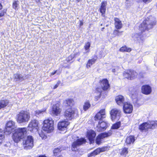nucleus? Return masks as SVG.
I'll use <instances>...</instances> for the list:
<instances>
[{"label": "nucleus", "mask_w": 157, "mask_h": 157, "mask_svg": "<svg viewBox=\"0 0 157 157\" xmlns=\"http://www.w3.org/2000/svg\"><path fill=\"white\" fill-rule=\"evenodd\" d=\"M156 22L155 19L151 16L147 17L141 23L139 27L140 30L142 32L152 28L153 26L155 25Z\"/></svg>", "instance_id": "1"}, {"label": "nucleus", "mask_w": 157, "mask_h": 157, "mask_svg": "<svg viewBox=\"0 0 157 157\" xmlns=\"http://www.w3.org/2000/svg\"><path fill=\"white\" fill-rule=\"evenodd\" d=\"M30 118V114L27 111H21L17 115L16 121L19 124L28 122Z\"/></svg>", "instance_id": "2"}, {"label": "nucleus", "mask_w": 157, "mask_h": 157, "mask_svg": "<svg viewBox=\"0 0 157 157\" xmlns=\"http://www.w3.org/2000/svg\"><path fill=\"white\" fill-rule=\"evenodd\" d=\"M43 130L47 133L52 132L54 129V121L51 118L45 120L43 122Z\"/></svg>", "instance_id": "3"}, {"label": "nucleus", "mask_w": 157, "mask_h": 157, "mask_svg": "<svg viewBox=\"0 0 157 157\" xmlns=\"http://www.w3.org/2000/svg\"><path fill=\"white\" fill-rule=\"evenodd\" d=\"M23 143L25 149H30L33 146V139L31 136H28L23 140Z\"/></svg>", "instance_id": "4"}, {"label": "nucleus", "mask_w": 157, "mask_h": 157, "mask_svg": "<svg viewBox=\"0 0 157 157\" xmlns=\"http://www.w3.org/2000/svg\"><path fill=\"white\" fill-rule=\"evenodd\" d=\"M112 131L110 130L107 132H105L101 133L98 135L95 141L96 143L98 144H100L101 143L102 140L105 138L108 137L112 135Z\"/></svg>", "instance_id": "5"}, {"label": "nucleus", "mask_w": 157, "mask_h": 157, "mask_svg": "<svg viewBox=\"0 0 157 157\" xmlns=\"http://www.w3.org/2000/svg\"><path fill=\"white\" fill-rule=\"evenodd\" d=\"M16 127L14 122L12 121H9L6 123L5 129L4 130V132L6 134H9L15 130Z\"/></svg>", "instance_id": "6"}, {"label": "nucleus", "mask_w": 157, "mask_h": 157, "mask_svg": "<svg viewBox=\"0 0 157 157\" xmlns=\"http://www.w3.org/2000/svg\"><path fill=\"white\" fill-rule=\"evenodd\" d=\"M38 121L36 120H32L29 124L28 130L31 132H36L38 131Z\"/></svg>", "instance_id": "7"}, {"label": "nucleus", "mask_w": 157, "mask_h": 157, "mask_svg": "<svg viewBox=\"0 0 157 157\" xmlns=\"http://www.w3.org/2000/svg\"><path fill=\"white\" fill-rule=\"evenodd\" d=\"M132 37L133 40L140 45H142L145 39V36L143 34L135 33L132 34Z\"/></svg>", "instance_id": "8"}, {"label": "nucleus", "mask_w": 157, "mask_h": 157, "mask_svg": "<svg viewBox=\"0 0 157 157\" xmlns=\"http://www.w3.org/2000/svg\"><path fill=\"white\" fill-rule=\"evenodd\" d=\"M86 140L83 138H81L74 141L72 145L71 149L72 151H75L77 150V147L85 143Z\"/></svg>", "instance_id": "9"}, {"label": "nucleus", "mask_w": 157, "mask_h": 157, "mask_svg": "<svg viewBox=\"0 0 157 157\" xmlns=\"http://www.w3.org/2000/svg\"><path fill=\"white\" fill-rule=\"evenodd\" d=\"M111 119L112 121L118 120L120 117L121 112L117 109H112L110 112Z\"/></svg>", "instance_id": "10"}, {"label": "nucleus", "mask_w": 157, "mask_h": 157, "mask_svg": "<svg viewBox=\"0 0 157 157\" xmlns=\"http://www.w3.org/2000/svg\"><path fill=\"white\" fill-rule=\"evenodd\" d=\"M108 147H103L101 148H98L94 151L88 154V157H91L95 156L101 152H104L107 150Z\"/></svg>", "instance_id": "11"}, {"label": "nucleus", "mask_w": 157, "mask_h": 157, "mask_svg": "<svg viewBox=\"0 0 157 157\" xmlns=\"http://www.w3.org/2000/svg\"><path fill=\"white\" fill-rule=\"evenodd\" d=\"M61 109L59 108V104L58 103L52 106V113L54 116H57L60 114Z\"/></svg>", "instance_id": "12"}, {"label": "nucleus", "mask_w": 157, "mask_h": 157, "mask_svg": "<svg viewBox=\"0 0 157 157\" xmlns=\"http://www.w3.org/2000/svg\"><path fill=\"white\" fill-rule=\"evenodd\" d=\"M123 105V110L126 113H131L133 110V107L132 105L128 102H125Z\"/></svg>", "instance_id": "13"}, {"label": "nucleus", "mask_w": 157, "mask_h": 157, "mask_svg": "<svg viewBox=\"0 0 157 157\" xmlns=\"http://www.w3.org/2000/svg\"><path fill=\"white\" fill-rule=\"evenodd\" d=\"M75 111L71 109H67L65 112L64 116L67 119L71 120L74 117Z\"/></svg>", "instance_id": "14"}, {"label": "nucleus", "mask_w": 157, "mask_h": 157, "mask_svg": "<svg viewBox=\"0 0 157 157\" xmlns=\"http://www.w3.org/2000/svg\"><path fill=\"white\" fill-rule=\"evenodd\" d=\"M137 73L136 72L131 70H128L124 73V76L127 78H130V79L132 78H135L137 75Z\"/></svg>", "instance_id": "15"}, {"label": "nucleus", "mask_w": 157, "mask_h": 157, "mask_svg": "<svg viewBox=\"0 0 157 157\" xmlns=\"http://www.w3.org/2000/svg\"><path fill=\"white\" fill-rule=\"evenodd\" d=\"M69 124V123L66 121H63L59 122L58 124V129L61 131L66 130L67 126Z\"/></svg>", "instance_id": "16"}, {"label": "nucleus", "mask_w": 157, "mask_h": 157, "mask_svg": "<svg viewBox=\"0 0 157 157\" xmlns=\"http://www.w3.org/2000/svg\"><path fill=\"white\" fill-rule=\"evenodd\" d=\"M101 89L105 90H107L109 87V84L108 80L106 79H104L100 82Z\"/></svg>", "instance_id": "17"}, {"label": "nucleus", "mask_w": 157, "mask_h": 157, "mask_svg": "<svg viewBox=\"0 0 157 157\" xmlns=\"http://www.w3.org/2000/svg\"><path fill=\"white\" fill-rule=\"evenodd\" d=\"M129 94L130 96L132 98V99L134 101H136L137 100V96L138 92L135 90L132 87L129 88Z\"/></svg>", "instance_id": "18"}, {"label": "nucleus", "mask_w": 157, "mask_h": 157, "mask_svg": "<svg viewBox=\"0 0 157 157\" xmlns=\"http://www.w3.org/2000/svg\"><path fill=\"white\" fill-rule=\"evenodd\" d=\"M96 135L95 132L93 130H90L87 132V137L91 144L94 142V139Z\"/></svg>", "instance_id": "19"}, {"label": "nucleus", "mask_w": 157, "mask_h": 157, "mask_svg": "<svg viewBox=\"0 0 157 157\" xmlns=\"http://www.w3.org/2000/svg\"><path fill=\"white\" fill-rule=\"evenodd\" d=\"M15 132L18 134L23 138H24L27 132V129L26 128H18L15 130Z\"/></svg>", "instance_id": "20"}, {"label": "nucleus", "mask_w": 157, "mask_h": 157, "mask_svg": "<svg viewBox=\"0 0 157 157\" xmlns=\"http://www.w3.org/2000/svg\"><path fill=\"white\" fill-rule=\"evenodd\" d=\"M105 109L101 110L94 117V120L97 121L102 118L105 117Z\"/></svg>", "instance_id": "21"}, {"label": "nucleus", "mask_w": 157, "mask_h": 157, "mask_svg": "<svg viewBox=\"0 0 157 157\" xmlns=\"http://www.w3.org/2000/svg\"><path fill=\"white\" fill-rule=\"evenodd\" d=\"M106 123L105 122H99L98 125L96 128L98 132L104 131L106 129Z\"/></svg>", "instance_id": "22"}, {"label": "nucleus", "mask_w": 157, "mask_h": 157, "mask_svg": "<svg viewBox=\"0 0 157 157\" xmlns=\"http://www.w3.org/2000/svg\"><path fill=\"white\" fill-rule=\"evenodd\" d=\"M107 5V2L106 1H103L101 4L100 8V11L103 17L105 16V12Z\"/></svg>", "instance_id": "23"}, {"label": "nucleus", "mask_w": 157, "mask_h": 157, "mask_svg": "<svg viewBox=\"0 0 157 157\" xmlns=\"http://www.w3.org/2000/svg\"><path fill=\"white\" fill-rule=\"evenodd\" d=\"M151 125L149 122H144L140 125L139 128L141 131L146 130L148 128H151Z\"/></svg>", "instance_id": "24"}, {"label": "nucleus", "mask_w": 157, "mask_h": 157, "mask_svg": "<svg viewBox=\"0 0 157 157\" xmlns=\"http://www.w3.org/2000/svg\"><path fill=\"white\" fill-rule=\"evenodd\" d=\"M115 100L117 104L119 105H122L124 104V97L121 95L117 96L116 97Z\"/></svg>", "instance_id": "25"}, {"label": "nucleus", "mask_w": 157, "mask_h": 157, "mask_svg": "<svg viewBox=\"0 0 157 157\" xmlns=\"http://www.w3.org/2000/svg\"><path fill=\"white\" fill-rule=\"evenodd\" d=\"M142 92L145 94H150L151 91V88L150 86L147 85L143 86L142 87Z\"/></svg>", "instance_id": "26"}, {"label": "nucleus", "mask_w": 157, "mask_h": 157, "mask_svg": "<svg viewBox=\"0 0 157 157\" xmlns=\"http://www.w3.org/2000/svg\"><path fill=\"white\" fill-rule=\"evenodd\" d=\"M115 25L117 29H120L122 27V24L121 21L118 18H115Z\"/></svg>", "instance_id": "27"}, {"label": "nucleus", "mask_w": 157, "mask_h": 157, "mask_svg": "<svg viewBox=\"0 0 157 157\" xmlns=\"http://www.w3.org/2000/svg\"><path fill=\"white\" fill-rule=\"evenodd\" d=\"M13 140L16 143H18L23 138L18 134L14 132L12 136Z\"/></svg>", "instance_id": "28"}, {"label": "nucleus", "mask_w": 157, "mask_h": 157, "mask_svg": "<svg viewBox=\"0 0 157 157\" xmlns=\"http://www.w3.org/2000/svg\"><path fill=\"white\" fill-rule=\"evenodd\" d=\"M134 141V137L133 136H130L127 138L126 143L127 144H130L133 143Z\"/></svg>", "instance_id": "29"}, {"label": "nucleus", "mask_w": 157, "mask_h": 157, "mask_svg": "<svg viewBox=\"0 0 157 157\" xmlns=\"http://www.w3.org/2000/svg\"><path fill=\"white\" fill-rule=\"evenodd\" d=\"M96 91H97L99 94L97 96H95V100L96 101L98 100L101 98V94L104 92V91L101 90V88H97L96 89Z\"/></svg>", "instance_id": "30"}, {"label": "nucleus", "mask_w": 157, "mask_h": 157, "mask_svg": "<svg viewBox=\"0 0 157 157\" xmlns=\"http://www.w3.org/2000/svg\"><path fill=\"white\" fill-rule=\"evenodd\" d=\"M64 104L66 106H71L74 104V101L72 99H68L65 101Z\"/></svg>", "instance_id": "31"}, {"label": "nucleus", "mask_w": 157, "mask_h": 157, "mask_svg": "<svg viewBox=\"0 0 157 157\" xmlns=\"http://www.w3.org/2000/svg\"><path fill=\"white\" fill-rule=\"evenodd\" d=\"M14 76L16 81H21L23 79V76L19 74H16L14 75Z\"/></svg>", "instance_id": "32"}, {"label": "nucleus", "mask_w": 157, "mask_h": 157, "mask_svg": "<svg viewBox=\"0 0 157 157\" xmlns=\"http://www.w3.org/2000/svg\"><path fill=\"white\" fill-rule=\"evenodd\" d=\"M96 60L94 59H89L86 64V67L87 68L90 67L91 66L94 64Z\"/></svg>", "instance_id": "33"}, {"label": "nucleus", "mask_w": 157, "mask_h": 157, "mask_svg": "<svg viewBox=\"0 0 157 157\" xmlns=\"http://www.w3.org/2000/svg\"><path fill=\"white\" fill-rule=\"evenodd\" d=\"M7 100H2L0 101V109L6 106L8 104Z\"/></svg>", "instance_id": "34"}, {"label": "nucleus", "mask_w": 157, "mask_h": 157, "mask_svg": "<svg viewBox=\"0 0 157 157\" xmlns=\"http://www.w3.org/2000/svg\"><path fill=\"white\" fill-rule=\"evenodd\" d=\"M131 49L130 48H128L126 46H123L120 49V51L121 52H130L131 51Z\"/></svg>", "instance_id": "35"}, {"label": "nucleus", "mask_w": 157, "mask_h": 157, "mask_svg": "<svg viewBox=\"0 0 157 157\" xmlns=\"http://www.w3.org/2000/svg\"><path fill=\"white\" fill-rule=\"evenodd\" d=\"M90 106V104L88 101H86L83 105V109L85 111L87 110Z\"/></svg>", "instance_id": "36"}, {"label": "nucleus", "mask_w": 157, "mask_h": 157, "mask_svg": "<svg viewBox=\"0 0 157 157\" xmlns=\"http://www.w3.org/2000/svg\"><path fill=\"white\" fill-rule=\"evenodd\" d=\"M4 132L2 129H0V144L2 142L3 139L4 138Z\"/></svg>", "instance_id": "37"}, {"label": "nucleus", "mask_w": 157, "mask_h": 157, "mask_svg": "<svg viewBox=\"0 0 157 157\" xmlns=\"http://www.w3.org/2000/svg\"><path fill=\"white\" fill-rule=\"evenodd\" d=\"M121 126V122L119 121L114 124L112 126V128L113 129H117L119 128Z\"/></svg>", "instance_id": "38"}, {"label": "nucleus", "mask_w": 157, "mask_h": 157, "mask_svg": "<svg viewBox=\"0 0 157 157\" xmlns=\"http://www.w3.org/2000/svg\"><path fill=\"white\" fill-rule=\"evenodd\" d=\"M62 150V149L61 147H59L55 148L53 150L54 156H56L57 155V154L59 152L61 151Z\"/></svg>", "instance_id": "39"}, {"label": "nucleus", "mask_w": 157, "mask_h": 157, "mask_svg": "<svg viewBox=\"0 0 157 157\" xmlns=\"http://www.w3.org/2000/svg\"><path fill=\"white\" fill-rule=\"evenodd\" d=\"M19 2L18 1H14L13 4V7L15 10L17 9L19 7Z\"/></svg>", "instance_id": "40"}, {"label": "nucleus", "mask_w": 157, "mask_h": 157, "mask_svg": "<svg viewBox=\"0 0 157 157\" xmlns=\"http://www.w3.org/2000/svg\"><path fill=\"white\" fill-rule=\"evenodd\" d=\"M46 110V109H44L41 110H36V115L37 116L40 114H43L45 112Z\"/></svg>", "instance_id": "41"}, {"label": "nucleus", "mask_w": 157, "mask_h": 157, "mask_svg": "<svg viewBox=\"0 0 157 157\" xmlns=\"http://www.w3.org/2000/svg\"><path fill=\"white\" fill-rule=\"evenodd\" d=\"M90 46V42H87L85 44L84 48L86 52H89V49Z\"/></svg>", "instance_id": "42"}, {"label": "nucleus", "mask_w": 157, "mask_h": 157, "mask_svg": "<svg viewBox=\"0 0 157 157\" xmlns=\"http://www.w3.org/2000/svg\"><path fill=\"white\" fill-rule=\"evenodd\" d=\"M128 153V148L124 147L122 149L120 154L121 155H125Z\"/></svg>", "instance_id": "43"}, {"label": "nucleus", "mask_w": 157, "mask_h": 157, "mask_svg": "<svg viewBox=\"0 0 157 157\" xmlns=\"http://www.w3.org/2000/svg\"><path fill=\"white\" fill-rule=\"evenodd\" d=\"M150 123L152 127L151 129L157 127V121H151Z\"/></svg>", "instance_id": "44"}, {"label": "nucleus", "mask_w": 157, "mask_h": 157, "mask_svg": "<svg viewBox=\"0 0 157 157\" xmlns=\"http://www.w3.org/2000/svg\"><path fill=\"white\" fill-rule=\"evenodd\" d=\"M75 56L74 54H71L70 55L68 58H67V61L68 62H70L71 60H72Z\"/></svg>", "instance_id": "45"}, {"label": "nucleus", "mask_w": 157, "mask_h": 157, "mask_svg": "<svg viewBox=\"0 0 157 157\" xmlns=\"http://www.w3.org/2000/svg\"><path fill=\"white\" fill-rule=\"evenodd\" d=\"M6 10H4L2 11L0 13V17H3L4 14L6 13Z\"/></svg>", "instance_id": "46"}, {"label": "nucleus", "mask_w": 157, "mask_h": 157, "mask_svg": "<svg viewBox=\"0 0 157 157\" xmlns=\"http://www.w3.org/2000/svg\"><path fill=\"white\" fill-rule=\"evenodd\" d=\"M120 32L119 31L117 30L116 29H115L113 33L114 35H117V36H119V33Z\"/></svg>", "instance_id": "47"}, {"label": "nucleus", "mask_w": 157, "mask_h": 157, "mask_svg": "<svg viewBox=\"0 0 157 157\" xmlns=\"http://www.w3.org/2000/svg\"><path fill=\"white\" fill-rule=\"evenodd\" d=\"M151 0H143V2L144 3H148L151 2Z\"/></svg>", "instance_id": "48"}, {"label": "nucleus", "mask_w": 157, "mask_h": 157, "mask_svg": "<svg viewBox=\"0 0 157 157\" xmlns=\"http://www.w3.org/2000/svg\"><path fill=\"white\" fill-rule=\"evenodd\" d=\"M57 70H56L54 72L51 73V74L50 76H51L52 75H54L57 72Z\"/></svg>", "instance_id": "49"}, {"label": "nucleus", "mask_w": 157, "mask_h": 157, "mask_svg": "<svg viewBox=\"0 0 157 157\" xmlns=\"http://www.w3.org/2000/svg\"><path fill=\"white\" fill-rule=\"evenodd\" d=\"M59 83V82H58L56 84L55 86L54 87L53 89H55L58 86Z\"/></svg>", "instance_id": "50"}, {"label": "nucleus", "mask_w": 157, "mask_h": 157, "mask_svg": "<svg viewBox=\"0 0 157 157\" xmlns=\"http://www.w3.org/2000/svg\"><path fill=\"white\" fill-rule=\"evenodd\" d=\"M80 21V26H82L83 24V21L81 20L79 21Z\"/></svg>", "instance_id": "51"}, {"label": "nucleus", "mask_w": 157, "mask_h": 157, "mask_svg": "<svg viewBox=\"0 0 157 157\" xmlns=\"http://www.w3.org/2000/svg\"><path fill=\"white\" fill-rule=\"evenodd\" d=\"M39 135H40V136L42 138V139L44 138L45 136L44 135L42 134H41V135L40 134H39Z\"/></svg>", "instance_id": "52"}, {"label": "nucleus", "mask_w": 157, "mask_h": 157, "mask_svg": "<svg viewBox=\"0 0 157 157\" xmlns=\"http://www.w3.org/2000/svg\"><path fill=\"white\" fill-rule=\"evenodd\" d=\"M38 157H48L45 156V155H39Z\"/></svg>", "instance_id": "53"}, {"label": "nucleus", "mask_w": 157, "mask_h": 157, "mask_svg": "<svg viewBox=\"0 0 157 157\" xmlns=\"http://www.w3.org/2000/svg\"><path fill=\"white\" fill-rule=\"evenodd\" d=\"M55 157H63V156L61 155H56V156H55Z\"/></svg>", "instance_id": "54"}, {"label": "nucleus", "mask_w": 157, "mask_h": 157, "mask_svg": "<svg viewBox=\"0 0 157 157\" xmlns=\"http://www.w3.org/2000/svg\"><path fill=\"white\" fill-rule=\"evenodd\" d=\"M2 8V6L1 4L0 3V10Z\"/></svg>", "instance_id": "55"}, {"label": "nucleus", "mask_w": 157, "mask_h": 157, "mask_svg": "<svg viewBox=\"0 0 157 157\" xmlns=\"http://www.w3.org/2000/svg\"><path fill=\"white\" fill-rule=\"evenodd\" d=\"M112 71L113 72H114L115 71V69H113L112 70Z\"/></svg>", "instance_id": "56"}, {"label": "nucleus", "mask_w": 157, "mask_h": 157, "mask_svg": "<svg viewBox=\"0 0 157 157\" xmlns=\"http://www.w3.org/2000/svg\"><path fill=\"white\" fill-rule=\"evenodd\" d=\"M104 29V27H103V28H102L101 29V30H102V31H103V30Z\"/></svg>", "instance_id": "57"}, {"label": "nucleus", "mask_w": 157, "mask_h": 157, "mask_svg": "<svg viewBox=\"0 0 157 157\" xmlns=\"http://www.w3.org/2000/svg\"><path fill=\"white\" fill-rule=\"evenodd\" d=\"M78 2H79L81 0H76Z\"/></svg>", "instance_id": "58"}, {"label": "nucleus", "mask_w": 157, "mask_h": 157, "mask_svg": "<svg viewBox=\"0 0 157 157\" xmlns=\"http://www.w3.org/2000/svg\"><path fill=\"white\" fill-rule=\"evenodd\" d=\"M128 75H129V74H127L126 75V77H128Z\"/></svg>", "instance_id": "59"}, {"label": "nucleus", "mask_w": 157, "mask_h": 157, "mask_svg": "<svg viewBox=\"0 0 157 157\" xmlns=\"http://www.w3.org/2000/svg\"><path fill=\"white\" fill-rule=\"evenodd\" d=\"M37 2H38L40 1V0H36Z\"/></svg>", "instance_id": "60"}, {"label": "nucleus", "mask_w": 157, "mask_h": 157, "mask_svg": "<svg viewBox=\"0 0 157 157\" xmlns=\"http://www.w3.org/2000/svg\"><path fill=\"white\" fill-rule=\"evenodd\" d=\"M60 73V72H58L57 73V74H59Z\"/></svg>", "instance_id": "61"}, {"label": "nucleus", "mask_w": 157, "mask_h": 157, "mask_svg": "<svg viewBox=\"0 0 157 157\" xmlns=\"http://www.w3.org/2000/svg\"><path fill=\"white\" fill-rule=\"evenodd\" d=\"M102 24H101V26H102Z\"/></svg>", "instance_id": "62"}]
</instances>
